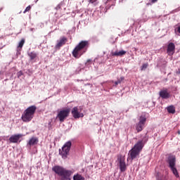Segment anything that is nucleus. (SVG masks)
<instances>
[{"mask_svg":"<svg viewBox=\"0 0 180 180\" xmlns=\"http://www.w3.org/2000/svg\"><path fill=\"white\" fill-rule=\"evenodd\" d=\"M52 171L58 175V176H60V180H71V175L74 174L72 170L67 169L60 165L53 167Z\"/></svg>","mask_w":180,"mask_h":180,"instance_id":"obj_1","label":"nucleus"},{"mask_svg":"<svg viewBox=\"0 0 180 180\" xmlns=\"http://www.w3.org/2000/svg\"><path fill=\"white\" fill-rule=\"evenodd\" d=\"M148 140L147 137L145 136L142 140L139 141L132 149L129 150V154L131 157V160H134V158H137L138 155H140V153Z\"/></svg>","mask_w":180,"mask_h":180,"instance_id":"obj_2","label":"nucleus"},{"mask_svg":"<svg viewBox=\"0 0 180 180\" xmlns=\"http://www.w3.org/2000/svg\"><path fill=\"white\" fill-rule=\"evenodd\" d=\"M89 42L88 41H82L72 51V56L75 58H79L82 54L86 53L88 50V46Z\"/></svg>","mask_w":180,"mask_h":180,"instance_id":"obj_3","label":"nucleus"},{"mask_svg":"<svg viewBox=\"0 0 180 180\" xmlns=\"http://www.w3.org/2000/svg\"><path fill=\"white\" fill-rule=\"evenodd\" d=\"M36 109H37L36 105H31L28 107L23 112L21 116V119L22 122H25V123H28V122H31L32 119L34 117V113H36Z\"/></svg>","mask_w":180,"mask_h":180,"instance_id":"obj_4","label":"nucleus"},{"mask_svg":"<svg viewBox=\"0 0 180 180\" xmlns=\"http://www.w3.org/2000/svg\"><path fill=\"white\" fill-rule=\"evenodd\" d=\"M36 109H37L36 105H31L28 107L23 112L21 116V119L22 122H25V123H28V122H31L32 119L34 117V113H36Z\"/></svg>","mask_w":180,"mask_h":180,"instance_id":"obj_5","label":"nucleus"},{"mask_svg":"<svg viewBox=\"0 0 180 180\" xmlns=\"http://www.w3.org/2000/svg\"><path fill=\"white\" fill-rule=\"evenodd\" d=\"M167 162L169 168L171 169L172 174L176 178H179V173L176 169V158L174 155H169L167 157Z\"/></svg>","mask_w":180,"mask_h":180,"instance_id":"obj_6","label":"nucleus"},{"mask_svg":"<svg viewBox=\"0 0 180 180\" xmlns=\"http://www.w3.org/2000/svg\"><path fill=\"white\" fill-rule=\"evenodd\" d=\"M71 146H72V143L71 141H69L63 145L62 149H59V155H61L63 160H65L68 157L70 150H71Z\"/></svg>","mask_w":180,"mask_h":180,"instance_id":"obj_7","label":"nucleus"},{"mask_svg":"<svg viewBox=\"0 0 180 180\" xmlns=\"http://www.w3.org/2000/svg\"><path fill=\"white\" fill-rule=\"evenodd\" d=\"M146 122H147V116L146 114H142L139 117V122L136 124V130L138 131V133L143 131Z\"/></svg>","mask_w":180,"mask_h":180,"instance_id":"obj_8","label":"nucleus"},{"mask_svg":"<svg viewBox=\"0 0 180 180\" xmlns=\"http://www.w3.org/2000/svg\"><path fill=\"white\" fill-rule=\"evenodd\" d=\"M70 108L63 109L58 112L56 117L61 123H63V122H64L70 115Z\"/></svg>","mask_w":180,"mask_h":180,"instance_id":"obj_9","label":"nucleus"},{"mask_svg":"<svg viewBox=\"0 0 180 180\" xmlns=\"http://www.w3.org/2000/svg\"><path fill=\"white\" fill-rule=\"evenodd\" d=\"M72 115L74 119H79V117H84V113L79 112L78 107H74L72 108Z\"/></svg>","mask_w":180,"mask_h":180,"instance_id":"obj_10","label":"nucleus"},{"mask_svg":"<svg viewBox=\"0 0 180 180\" xmlns=\"http://www.w3.org/2000/svg\"><path fill=\"white\" fill-rule=\"evenodd\" d=\"M167 53L168 56H174L175 53V44L170 42L167 46Z\"/></svg>","mask_w":180,"mask_h":180,"instance_id":"obj_11","label":"nucleus"},{"mask_svg":"<svg viewBox=\"0 0 180 180\" xmlns=\"http://www.w3.org/2000/svg\"><path fill=\"white\" fill-rule=\"evenodd\" d=\"M118 161L121 172H124V171L127 169V166H126V162H124V158H120V159H118Z\"/></svg>","mask_w":180,"mask_h":180,"instance_id":"obj_12","label":"nucleus"},{"mask_svg":"<svg viewBox=\"0 0 180 180\" xmlns=\"http://www.w3.org/2000/svg\"><path fill=\"white\" fill-rule=\"evenodd\" d=\"M159 95L162 99H169L171 94L168 92V89L161 90L159 93Z\"/></svg>","mask_w":180,"mask_h":180,"instance_id":"obj_13","label":"nucleus"},{"mask_svg":"<svg viewBox=\"0 0 180 180\" xmlns=\"http://www.w3.org/2000/svg\"><path fill=\"white\" fill-rule=\"evenodd\" d=\"M67 37H60V39L57 41L56 49H60V47H63V46L67 43Z\"/></svg>","mask_w":180,"mask_h":180,"instance_id":"obj_14","label":"nucleus"},{"mask_svg":"<svg viewBox=\"0 0 180 180\" xmlns=\"http://www.w3.org/2000/svg\"><path fill=\"white\" fill-rule=\"evenodd\" d=\"M39 143V138L32 137L27 143V147L30 148L32 146H36Z\"/></svg>","mask_w":180,"mask_h":180,"instance_id":"obj_15","label":"nucleus"},{"mask_svg":"<svg viewBox=\"0 0 180 180\" xmlns=\"http://www.w3.org/2000/svg\"><path fill=\"white\" fill-rule=\"evenodd\" d=\"M22 136H23V135H22L20 134L12 135L9 138V141H10V143H18V141H19L20 139L22 138Z\"/></svg>","mask_w":180,"mask_h":180,"instance_id":"obj_16","label":"nucleus"},{"mask_svg":"<svg viewBox=\"0 0 180 180\" xmlns=\"http://www.w3.org/2000/svg\"><path fill=\"white\" fill-rule=\"evenodd\" d=\"M126 53H127L126 51H116L115 52H112L111 53V56H114L116 57H122V56H124V54H126Z\"/></svg>","mask_w":180,"mask_h":180,"instance_id":"obj_17","label":"nucleus"},{"mask_svg":"<svg viewBox=\"0 0 180 180\" xmlns=\"http://www.w3.org/2000/svg\"><path fill=\"white\" fill-rule=\"evenodd\" d=\"M115 2H116V0H107L105 3L106 9H110V6H115Z\"/></svg>","mask_w":180,"mask_h":180,"instance_id":"obj_18","label":"nucleus"},{"mask_svg":"<svg viewBox=\"0 0 180 180\" xmlns=\"http://www.w3.org/2000/svg\"><path fill=\"white\" fill-rule=\"evenodd\" d=\"M25 44V39H21L20 41L18 43V49H17V54H20V50H22V47Z\"/></svg>","mask_w":180,"mask_h":180,"instance_id":"obj_19","label":"nucleus"},{"mask_svg":"<svg viewBox=\"0 0 180 180\" xmlns=\"http://www.w3.org/2000/svg\"><path fill=\"white\" fill-rule=\"evenodd\" d=\"M168 113H171L172 115L175 114V106L169 105L166 108Z\"/></svg>","mask_w":180,"mask_h":180,"instance_id":"obj_20","label":"nucleus"},{"mask_svg":"<svg viewBox=\"0 0 180 180\" xmlns=\"http://www.w3.org/2000/svg\"><path fill=\"white\" fill-rule=\"evenodd\" d=\"M73 180H85V177L79 174H77L73 176Z\"/></svg>","mask_w":180,"mask_h":180,"instance_id":"obj_21","label":"nucleus"},{"mask_svg":"<svg viewBox=\"0 0 180 180\" xmlns=\"http://www.w3.org/2000/svg\"><path fill=\"white\" fill-rule=\"evenodd\" d=\"M28 56L30 57V60H34V58L37 57V53H36L34 51L28 53Z\"/></svg>","mask_w":180,"mask_h":180,"instance_id":"obj_22","label":"nucleus"},{"mask_svg":"<svg viewBox=\"0 0 180 180\" xmlns=\"http://www.w3.org/2000/svg\"><path fill=\"white\" fill-rule=\"evenodd\" d=\"M123 79H124V77H121L120 79H118L117 81L115 82V86H117L119 84H121Z\"/></svg>","mask_w":180,"mask_h":180,"instance_id":"obj_23","label":"nucleus"},{"mask_svg":"<svg viewBox=\"0 0 180 180\" xmlns=\"http://www.w3.org/2000/svg\"><path fill=\"white\" fill-rule=\"evenodd\" d=\"M64 7V4L63 2H60L56 7V11H58L60 9H61V8Z\"/></svg>","mask_w":180,"mask_h":180,"instance_id":"obj_24","label":"nucleus"},{"mask_svg":"<svg viewBox=\"0 0 180 180\" xmlns=\"http://www.w3.org/2000/svg\"><path fill=\"white\" fill-rule=\"evenodd\" d=\"M147 67H148V63L143 64L141 68V71H145V70H147Z\"/></svg>","mask_w":180,"mask_h":180,"instance_id":"obj_25","label":"nucleus"},{"mask_svg":"<svg viewBox=\"0 0 180 180\" xmlns=\"http://www.w3.org/2000/svg\"><path fill=\"white\" fill-rule=\"evenodd\" d=\"M30 9H32V6H28L27 7H26V8L24 11L23 13H26V12H29V11H30Z\"/></svg>","mask_w":180,"mask_h":180,"instance_id":"obj_26","label":"nucleus"},{"mask_svg":"<svg viewBox=\"0 0 180 180\" xmlns=\"http://www.w3.org/2000/svg\"><path fill=\"white\" fill-rule=\"evenodd\" d=\"M84 70V68H78L76 70V74H79V72H81V70Z\"/></svg>","mask_w":180,"mask_h":180,"instance_id":"obj_27","label":"nucleus"},{"mask_svg":"<svg viewBox=\"0 0 180 180\" xmlns=\"http://www.w3.org/2000/svg\"><path fill=\"white\" fill-rule=\"evenodd\" d=\"M89 64H92V60L89 59L86 63V65H89Z\"/></svg>","mask_w":180,"mask_h":180,"instance_id":"obj_28","label":"nucleus"},{"mask_svg":"<svg viewBox=\"0 0 180 180\" xmlns=\"http://www.w3.org/2000/svg\"><path fill=\"white\" fill-rule=\"evenodd\" d=\"M90 4H94V2H96V0H89Z\"/></svg>","mask_w":180,"mask_h":180,"instance_id":"obj_29","label":"nucleus"},{"mask_svg":"<svg viewBox=\"0 0 180 180\" xmlns=\"http://www.w3.org/2000/svg\"><path fill=\"white\" fill-rule=\"evenodd\" d=\"M2 140H5V136H0V141H2Z\"/></svg>","mask_w":180,"mask_h":180,"instance_id":"obj_30","label":"nucleus"},{"mask_svg":"<svg viewBox=\"0 0 180 180\" xmlns=\"http://www.w3.org/2000/svg\"><path fill=\"white\" fill-rule=\"evenodd\" d=\"M157 1H158V0H151V2H152V4H155V2H157Z\"/></svg>","mask_w":180,"mask_h":180,"instance_id":"obj_31","label":"nucleus"},{"mask_svg":"<svg viewBox=\"0 0 180 180\" xmlns=\"http://www.w3.org/2000/svg\"><path fill=\"white\" fill-rule=\"evenodd\" d=\"M18 77H20V75H22V71H20V72L18 73Z\"/></svg>","mask_w":180,"mask_h":180,"instance_id":"obj_32","label":"nucleus"},{"mask_svg":"<svg viewBox=\"0 0 180 180\" xmlns=\"http://www.w3.org/2000/svg\"><path fill=\"white\" fill-rule=\"evenodd\" d=\"M176 74H180V68L178 69Z\"/></svg>","mask_w":180,"mask_h":180,"instance_id":"obj_33","label":"nucleus"},{"mask_svg":"<svg viewBox=\"0 0 180 180\" xmlns=\"http://www.w3.org/2000/svg\"><path fill=\"white\" fill-rule=\"evenodd\" d=\"M2 9H4V8H0V12H1V11H2Z\"/></svg>","mask_w":180,"mask_h":180,"instance_id":"obj_34","label":"nucleus"},{"mask_svg":"<svg viewBox=\"0 0 180 180\" xmlns=\"http://www.w3.org/2000/svg\"><path fill=\"white\" fill-rule=\"evenodd\" d=\"M30 30H31V32H33V28H31Z\"/></svg>","mask_w":180,"mask_h":180,"instance_id":"obj_35","label":"nucleus"},{"mask_svg":"<svg viewBox=\"0 0 180 180\" xmlns=\"http://www.w3.org/2000/svg\"><path fill=\"white\" fill-rule=\"evenodd\" d=\"M146 5H151V4H146Z\"/></svg>","mask_w":180,"mask_h":180,"instance_id":"obj_36","label":"nucleus"},{"mask_svg":"<svg viewBox=\"0 0 180 180\" xmlns=\"http://www.w3.org/2000/svg\"><path fill=\"white\" fill-rule=\"evenodd\" d=\"M37 1H39V0H35V2H37Z\"/></svg>","mask_w":180,"mask_h":180,"instance_id":"obj_37","label":"nucleus"},{"mask_svg":"<svg viewBox=\"0 0 180 180\" xmlns=\"http://www.w3.org/2000/svg\"><path fill=\"white\" fill-rule=\"evenodd\" d=\"M0 49H2V48H0Z\"/></svg>","mask_w":180,"mask_h":180,"instance_id":"obj_38","label":"nucleus"}]
</instances>
